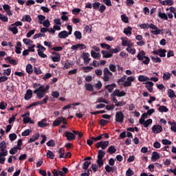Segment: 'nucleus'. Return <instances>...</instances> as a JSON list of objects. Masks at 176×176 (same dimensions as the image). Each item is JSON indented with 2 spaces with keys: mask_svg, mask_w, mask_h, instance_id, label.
<instances>
[{
  "mask_svg": "<svg viewBox=\"0 0 176 176\" xmlns=\"http://www.w3.org/2000/svg\"><path fill=\"white\" fill-rule=\"evenodd\" d=\"M50 87L49 85H46V87H43V85H40V87L36 88L34 93L36 94L37 98L39 100L43 98L45 94L47 93V90H49Z\"/></svg>",
  "mask_w": 176,
  "mask_h": 176,
  "instance_id": "1",
  "label": "nucleus"
},
{
  "mask_svg": "<svg viewBox=\"0 0 176 176\" xmlns=\"http://www.w3.org/2000/svg\"><path fill=\"white\" fill-rule=\"evenodd\" d=\"M137 58L138 60H139V61H142L143 64H144L145 65H148V64H149V62L151 61L149 57L145 56V52L144 50L138 52L137 55Z\"/></svg>",
  "mask_w": 176,
  "mask_h": 176,
  "instance_id": "2",
  "label": "nucleus"
},
{
  "mask_svg": "<svg viewBox=\"0 0 176 176\" xmlns=\"http://www.w3.org/2000/svg\"><path fill=\"white\" fill-rule=\"evenodd\" d=\"M67 28L69 30V32H67L65 30L60 32L58 34V38H60V39H65V38H68L69 35L72 34V26L71 25H68L67 26Z\"/></svg>",
  "mask_w": 176,
  "mask_h": 176,
  "instance_id": "3",
  "label": "nucleus"
},
{
  "mask_svg": "<svg viewBox=\"0 0 176 176\" xmlns=\"http://www.w3.org/2000/svg\"><path fill=\"white\" fill-rule=\"evenodd\" d=\"M134 80H135V77L133 76L126 77L123 84L124 87H130V86H131V83H133Z\"/></svg>",
  "mask_w": 176,
  "mask_h": 176,
  "instance_id": "4",
  "label": "nucleus"
},
{
  "mask_svg": "<svg viewBox=\"0 0 176 176\" xmlns=\"http://www.w3.org/2000/svg\"><path fill=\"white\" fill-rule=\"evenodd\" d=\"M148 28H151V30H153L151 31V33L153 34V35H159V34L162 32V30L159 29L157 26L155 25L153 23L148 24Z\"/></svg>",
  "mask_w": 176,
  "mask_h": 176,
  "instance_id": "5",
  "label": "nucleus"
},
{
  "mask_svg": "<svg viewBox=\"0 0 176 176\" xmlns=\"http://www.w3.org/2000/svg\"><path fill=\"white\" fill-rule=\"evenodd\" d=\"M108 145H109V141H100L96 143V146L97 149H100V148H101V149H107V148H108Z\"/></svg>",
  "mask_w": 176,
  "mask_h": 176,
  "instance_id": "6",
  "label": "nucleus"
},
{
  "mask_svg": "<svg viewBox=\"0 0 176 176\" xmlns=\"http://www.w3.org/2000/svg\"><path fill=\"white\" fill-rule=\"evenodd\" d=\"M82 58L85 65H87V64L91 61V58H90V54H89V52H84L82 55Z\"/></svg>",
  "mask_w": 176,
  "mask_h": 176,
  "instance_id": "7",
  "label": "nucleus"
},
{
  "mask_svg": "<svg viewBox=\"0 0 176 176\" xmlns=\"http://www.w3.org/2000/svg\"><path fill=\"white\" fill-rule=\"evenodd\" d=\"M71 49L74 52H75L76 50H84V49H86V45L85 44L77 43L76 45H73L71 47Z\"/></svg>",
  "mask_w": 176,
  "mask_h": 176,
  "instance_id": "8",
  "label": "nucleus"
},
{
  "mask_svg": "<svg viewBox=\"0 0 176 176\" xmlns=\"http://www.w3.org/2000/svg\"><path fill=\"white\" fill-rule=\"evenodd\" d=\"M123 120H124V115L122 111H118L116 113V122L118 123H122Z\"/></svg>",
  "mask_w": 176,
  "mask_h": 176,
  "instance_id": "9",
  "label": "nucleus"
},
{
  "mask_svg": "<svg viewBox=\"0 0 176 176\" xmlns=\"http://www.w3.org/2000/svg\"><path fill=\"white\" fill-rule=\"evenodd\" d=\"M113 74L108 69V68L104 69V76L103 80L104 82H108L109 80V76H112Z\"/></svg>",
  "mask_w": 176,
  "mask_h": 176,
  "instance_id": "10",
  "label": "nucleus"
},
{
  "mask_svg": "<svg viewBox=\"0 0 176 176\" xmlns=\"http://www.w3.org/2000/svg\"><path fill=\"white\" fill-rule=\"evenodd\" d=\"M152 131L155 134H159V133H162V131H163V127L160 124H155L152 126Z\"/></svg>",
  "mask_w": 176,
  "mask_h": 176,
  "instance_id": "11",
  "label": "nucleus"
},
{
  "mask_svg": "<svg viewBox=\"0 0 176 176\" xmlns=\"http://www.w3.org/2000/svg\"><path fill=\"white\" fill-rule=\"evenodd\" d=\"M121 41H122V45L123 46H127L128 47L130 46H133L131 41H130V40H129V38H127L122 37V38H121Z\"/></svg>",
  "mask_w": 176,
  "mask_h": 176,
  "instance_id": "12",
  "label": "nucleus"
},
{
  "mask_svg": "<svg viewBox=\"0 0 176 176\" xmlns=\"http://www.w3.org/2000/svg\"><path fill=\"white\" fill-rule=\"evenodd\" d=\"M53 56H51V58L54 63H59L60 60H61V56L57 52L53 53Z\"/></svg>",
  "mask_w": 176,
  "mask_h": 176,
  "instance_id": "13",
  "label": "nucleus"
},
{
  "mask_svg": "<svg viewBox=\"0 0 176 176\" xmlns=\"http://www.w3.org/2000/svg\"><path fill=\"white\" fill-rule=\"evenodd\" d=\"M0 153L8 154V150H6V142L5 141L0 143Z\"/></svg>",
  "mask_w": 176,
  "mask_h": 176,
  "instance_id": "14",
  "label": "nucleus"
},
{
  "mask_svg": "<svg viewBox=\"0 0 176 176\" xmlns=\"http://www.w3.org/2000/svg\"><path fill=\"white\" fill-rule=\"evenodd\" d=\"M113 94L116 97H124V96H126V92H124V91H120L119 89H116Z\"/></svg>",
  "mask_w": 176,
  "mask_h": 176,
  "instance_id": "15",
  "label": "nucleus"
},
{
  "mask_svg": "<svg viewBox=\"0 0 176 176\" xmlns=\"http://www.w3.org/2000/svg\"><path fill=\"white\" fill-rule=\"evenodd\" d=\"M160 3L161 5H164V6H172V5H174V1L173 0H159Z\"/></svg>",
  "mask_w": 176,
  "mask_h": 176,
  "instance_id": "16",
  "label": "nucleus"
},
{
  "mask_svg": "<svg viewBox=\"0 0 176 176\" xmlns=\"http://www.w3.org/2000/svg\"><path fill=\"white\" fill-rule=\"evenodd\" d=\"M65 136L68 141H74V140H75L76 138V136L75 135H74V133L68 131L65 132Z\"/></svg>",
  "mask_w": 176,
  "mask_h": 176,
  "instance_id": "17",
  "label": "nucleus"
},
{
  "mask_svg": "<svg viewBox=\"0 0 176 176\" xmlns=\"http://www.w3.org/2000/svg\"><path fill=\"white\" fill-rule=\"evenodd\" d=\"M63 120H64V117H59L58 119L54 121L53 126L54 127H57L58 126L60 125L61 123H63Z\"/></svg>",
  "mask_w": 176,
  "mask_h": 176,
  "instance_id": "18",
  "label": "nucleus"
},
{
  "mask_svg": "<svg viewBox=\"0 0 176 176\" xmlns=\"http://www.w3.org/2000/svg\"><path fill=\"white\" fill-rule=\"evenodd\" d=\"M144 85H146V88L147 89V90H148V91H150V93H152V91H153V83L152 82V81H148L145 82Z\"/></svg>",
  "mask_w": 176,
  "mask_h": 176,
  "instance_id": "19",
  "label": "nucleus"
},
{
  "mask_svg": "<svg viewBox=\"0 0 176 176\" xmlns=\"http://www.w3.org/2000/svg\"><path fill=\"white\" fill-rule=\"evenodd\" d=\"M159 159H160V155H159V153L156 151L153 152L151 155V161L156 162V160H159Z\"/></svg>",
  "mask_w": 176,
  "mask_h": 176,
  "instance_id": "20",
  "label": "nucleus"
},
{
  "mask_svg": "<svg viewBox=\"0 0 176 176\" xmlns=\"http://www.w3.org/2000/svg\"><path fill=\"white\" fill-rule=\"evenodd\" d=\"M46 122H47V120L46 118H44V119L41 120V121L38 122V127H41V128L47 127V126L49 124H47L46 123Z\"/></svg>",
  "mask_w": 176,
  "mask_h": 176,
  "instance_id": "21",
  "label": "nucleus"
},
{
  "mask_svg": "<svg viewBox=\"0 0 176 176\" xmlns=\"http://www.w3.org/2000/svg\"><path fill=\"white\" fill-rule=\"evenodd\" d=\"M30 98H32V90L28 89L25 94L24 99L28 100H30Z\"/></svg>",
  "mask_w": 176,
  "mask_h": 176,
  "instance_id": "22",
  "label": "nucleus"
},
{
  "mask_svg": "<svg viewBox=\"0 0 176 176\" xmlns=\"http://www.w3.org/2000/svg\"><path fill=\"white\" fill-rule=\"evenodd\" d=\"M91 56L93 58L100 60L101 58V54L96 52L94 50L91 51Z\"/></svg>",
  "mask_w": 176,
  "mask_h": 176,
  "instance_id": "23",
  "label": "nucleus"
},
{
  "mask_svg": "<svg viewBox=\"0 0 176 176\" xmlns=\"http://www.w3.org/2000/svg\"><path fill=\"white\" fill-rule=\"evenodd\" d=\"M6 156H8L7 153H0V164H3L5 163V160H6Z\"/></svg>",
  "mask_w": 176,
  "mask_h": 176,
  "instance_id": "24",
  "label": "nucleus"
},
{
  "mask_svg": "<svg viewBox=\"0 0 176 176\" xmlns=\"http://www.w3.org/2000/svg\"><path fill=\"white\" fill-rule=\"evenodd\" d=\"M9 31L12 32L14 35H16V34H19V28L16 26H11L8 28Z\"/></svg>",
  "mask_w": 176,
  "mask_h": 176,
  "instance_id": "25",
  "label": "nucleus"
},
{
  "mask_svg": "<svg viewBox=\"0 0 176 176\" xmlns=\"http://www.w3.org/2000/svg\"><path fill=\"white\" fill-rule=\"evenodd\" d=\"M102 54L104 58H110L113 56L112 53L108 51H102Z\"/></svg>",
  "mask_w": 176,
  "mask_h": 176,
  "instance_id": "26",
  "label": "nucleus"
},
{
  "mask_svg": "<svg viewBox=\"0 0 176 176\" xmlns=\"http://www.w3.org/2000/svg\"><path fill=\"white\" fill-rule=\"evenodd\" d=\"M108 153H110V155H113V153H115L116 152V146H110L107 149Z\"/></svg>",
  "mask_w": 176,
  "mask_h": 176,
  "instance_id": "27",
  "label": "nucleus"
},
{
  "mask_svg": "<svg viewBox=\"0 0 176 176\" xmlns=\"http://www.w3.org/2000/svg\"><path fill=\"white\" fill-rule=\"evenodd\" d=\"M38 138H39V134L36 133L34 135H33L29 139L28 142L29 144H31V142H34V141H36V140H38Z\"/></svg>",
  "mask_w": 176,
  "mask_h": 176,
  "instance_id": "28",
  "label": "nucleus"
},
{
  "mask_svg": "<svg viewBox=\"0 0 176 176\" xmlns=\"http://www.w3.org/2000/svg\"><path fill=\"white\" fill-rule=\"evenodd\" d=\"M158 17H160V19H162V20H168V16H167V14L161 12H158Z\"/></svg>",
  "mask_w": 176,
  "mask_h": 176,
  "instance_id": "29",
  "label": "nucleus"
},
{
  "mask_svg": "<svg viewBox=\"0 0 176 176\" xmlns=\"http://www.w3.org/2000/svg\"><path fill=\"white\" fill-rule=\"evenodd\" d=\"M131 28L127 27L124 29V34L126 35V36H130L131 35Z\"/></svg>",
  "mask_w": 176,
  "mask_h": 176,
  "instance_id": "30",
  "label": "nucleus"
},
{
  "mask_svg": "<svg viewBox=\"0 0 176 176\" xmlns=\"http://www.w3.org/2000/svg\"><path fill=\"white\" fill-rule=\"evenodd\" d=\"M34 72V69L32 68V65L28 64L26 65V72L29 74V75H31L32 72Z\"/></svg>",
  "mask_w": 176,
  "mask_h": 176,
  "instance_id": "31",
  "label": "nucleus"
},
{
  "mask_svg": "<svg viewBox=\"0 0 176 176\" xmlns=\"http://www.w3.org/2000/svg\"><path fill=\"white\" fill-rule=\"evenodd\" d=\"M21 21H26L27 23H31L32 21V19H31V16L25 15L23 16Z\"/></svg>",
  "mask_w": 176,
  "mask_h": 176,
  "instance_id": "32",
  "label": "nucleus"
},
{
  "mask_svg": "<svg viewBox=\"0 0 176 176\" xmlns=\"http://www.w3.org/2000/svg\"><path fill=\"white\" fill-rule=\"evenodd\" d=\"M85 88H86V90H87L88 91H94V86H93V85H91L90 83H86Z\"/></svg>",
  "mask_w": 176,
  "mask_h": 176,
  "instance_id": "33",
  "label": "nucleus"
},
{
  "mask_svg": "<svg viewBox=\"0 0 176 176\" xmlns=\"http://www.w3.org/2000/svg\"><path fill=\"white\" fill-rule=\"evenodd\" d=\"M139 82H148L149 80V77H146L145 76H138Z\"/></svg>",
  "mask_w": 176,
  "mask_h": 176,
  "instance_id": "34",
  "label": "nucleus"
},
{
  "mask_svg": "<svg viewBox=\"0 0 176 176\" xmlns=\"http://www.w3.org/2000/svg\"><path fill=\"white\" fill-rule=\"evenodd\" d=\"M127 76L124 75L121 78L118 79L117 81L118 85H124V82Z\"/></svg>",
  "mask_w": 176,
  "mask_h": 176,
  "instance_id": "35",
  "label": "nucleus"
},
{
  "mask_svg": "<svg viewBox=\"0 0 176 176\" xmlns=\"http://www.w3.org/2000/svg\"><path fill=\"white\" fill-rule=\"evenodd\" d=\"M168 124L170 125V130L173 131V133H176V122H168Z\"/></svg>",
  "mask_w": 176,
  "mask_h": 176,
  "instance_id": "36",
  "label": "nucleus"
},
{
  "mask_svg": "<svg viewBox=\"0 0 176 176\" xmlns=\"http://www.w3.org/2000/svg\"><path fill=\"white\" fill-rule=\"evenodd\" d=\"M52 173H53V175L54 176H58V175H60V176H64V173L61 170H57L56 169H54L53 171H52Z\"/></svg>",
  "mask_w": 176,
  "mask_h": 176,
  "instance_id": "37",
  "label": "nucleus"
},
{
  "mask_svg": "<svg viewBox=\"0 0 176 176\" xmlns=\"http://www.w3.org/2000/svg\"><path fill=\"white\" fill-rule=\"evenodd\" d=\"M168 96L169 98H174V97H175V98H176L175 93L174 92V91L173 89L168 90Z\"/></svg>",
  "mask_w": 176,
  "mask_h": 176,
  "instance_id": "38",
  "label": "nucleus"
},
{
  "mask_svg": "<svg viewBox=\"0 0 176 176\" xmlns=\"http://www.w3.org/2000/svg\"><path fill=\"white\" fill-rule=\"evenodd\" d=\"M19 149H21L20 147H14L12 148L9 153H10V155H16V153H17V151H19Z\"/></svg>",
  "mask_w": 176,
  "mask_h": 176,
  "instance_id": "39",
  "label": "nucleus"
},
{
  "mask_svg": "<svg viewBox=\"0 0 176 176\" xmlns=\"http://www.w3.org/2000/svg\"><path fill=\"white\" fill-rule=\"evenodd\" d=\"M105 156V151L102 150H99L98 153V159H103Z\"/></svg>",
  "mask_w": 176,
  "mask_h": 176,
  "instance_id": "40",
  "label": "nucleus"
},
{
  "mask_svg": "<svg viewBox=\"0 0 176 176\" xmlns=\"http://www.w3.org/2000/svg\"><path fill=\"white\" fill-rule=\"evenodd\" d=\"M113 87H116V84H111L106 85V89L111 93L113 90Z\"/></svg>",
  "mask_w": 176,
  "mask_h": 176,
  "instance_id": "41",
  "label": "nucleus"
},
{
  "mask_svg": "<svg viewBox=\"0 0 176 176\" xmlns=\"http://www.w3.org/2000/svg\"><path fill=\"white\" fill-rule=\"evenodd\" d=\"M47 157L49 159L53 160L54 159V153L52 152L50 150L47 151Z\"/></svg>",
  "mask_w": 176,
  "mask_h": 176,
  "instance_id": "42",
  "label": "nucleus"
},
{
  "mask_svg": "<svg viewBox=\"0 0 176 176\" xmlns=\"http://www.w3.org/2000/svg\"><path fill=\"white\" fill-rule=\"evenodd\" d=\"M82 69L85 74H87V72H90V71L93 69V67H91V66L82 67Z\"/></svg>",
  "mask_w": 176,
  "mask_h": 176,
  "instance_id": "43",
  "label": "nucleus"
},
{
  "mask_svg": "<svg viewBox=\"0 0 176 176\" xmlns=\"http://www.w3.org/2000/svg\"><path fill=\"white\" fill-rule=\"evenodd\" d=\"M126 51L129 53H131V54H133V55L135 54V52H136L135 49L133 48V46L127 47Z\"/></svg>",
  "mask_w": 176,
  "mask_h": 176,
  "instance_id": "44",
  "label": "nucleus"
},
{
  "mask_svg": "<svg viewBox=\"0 0 176 176\" xmlns=\"http://www.w3.org/2000/svg\"><path fill=\"white\" fill-rule=\"evenodd\" d=\"M121 48L120 46H117L116 48L110 50V52L111 53V54H113V53H119V52H120Z\"/></svg>",
  "mask_w": 176,
  "mask_h": 176,
  "instance_id": "45",
  "label": "nucleus"
},
{
  "mask_svg": "<svg viewBox=\"0 0 176 176\" xmlns=\"http://www.w3.org/2000/svg\"><path fill=\"white\" fill-rule=\"evenodd\" d=\"M23 42L27 45L31 46L32 45V41H31L30 38H23Z\"/></svg>",
  "mask_w": 176,
  "mask_h": 176,
  "instance_id": "46",
  "label": "nucleus"
},
{
  "mask_svg": "<svg viewBox=\"0 0 176 176\" xmlns=\"http://www.w3.org/2000/svg\"><path fill=\"white\" fill-rule=\"evenodd\" d=\"M74 36L76 39H82V33L79 31H76L74 32Z\"/></svg>",
  "mask_w": 176,
  "mask_h": 176,
  "instance_id": "47",
  "label": "nucleus"
},
{
  "mask_svg": "<svg viewBox=\"0 0 176 176\" xmlns=\"http://www.w3.org/2000/svg\"><path fill=\"white\" fill-rule=\"evenodd\" d=\"M170 78H171V74H170L168 72H166L164 74V75H163L164 80H168V79H170Z\"/></svg>",
  "mask_w": 176,
  "mask_h": 176,
  "instance_id": "48",
  "label": "nucleus"
},
{
  "mask_svg": "<svg viewBox=\"0 0 176 176\" xmlns=\"http://www.w3.org/2000/svg\"><path fill=\"white\" fill-rule=\"evenodd\" d=\"M41 24H43V27L49 28L50 27V21H49V19H46Z\"/></svg>",
  "mask_w": 176,
  "mask_h": 176,
  "instance_id": "49",
  "label": "nucleus"
},
{
  "mask_svg": "<svg viewBox=\"0 0 176 176\" xmlns=\"http://www.w3.org/2000/svg\"><path fill=\"white\" fill-rule=\"evenodd\" d=\"M66 14H68V12H62L61 19L63 21H67V20H68V16H67Z\"/></svg>",
  "mask_w": 176,
  "mask_h": 176,
  "instance_id": "50",
  "label": "nucleus"
},
{
  "mask_svg": "<svg viewBox=\"0 0 176 176\" xmlns=\"http://www.w3.org/2000/svg\"><path fill=\"white\" fill-rule=\"evenodd\" d=\"M96 163L98 167H102L104 166V160H102V158H98Z\"/></svg>",
  "mask_w": 176,
  "mask_h": 176,
  "instance_id": "51",
  "label": "nucleus"
},
{
  "mask_svg": "<svg viewBox=\"0 0 176 176\" xmlns=\"http://www.w3.org/2000/svg\"><path fill=\"white\" fill-rule=\"evenodd\" d=\"M160 112H168V109L166 106H161L158 108Z\"/></svg>",
  "mask_w": 176,
  "mask_h": 176,
  "instance_id": "52",
  "label": "nucleus"
},
{
  "mask_svg": "<svg viewBox=\"0 0 176 176\" xmlns=\"http://www.w3.org/2000/svg\"><path fill=\"white\" fill-rule=\"evenodd\" d=\"M38 22L40 24H42L45 19H46L45 16L43 15H38Z\"/></svg>",
  "mask_w": 176,
  "mask_h": 176,
  "instance_id": "53",
  "label": "nucleus"
},
{
  "mask_svg": "<svg viewBox=\"0 0 176 176\" xmlns=\"http://www.w3.org/2000/svg\"><path fill=\"white\" fill-rule=\"evenodd\" d=\"M23 123L27 124V123H34V121L32 120H31V118L28 117V118H23Z\"/></svg>",
  "mask_w": 176,
  "mask_h": 176,
  "instance_id": "54",
  "label": "nucleus"
},
{
  "mask_svg": "<svg viewBox=\"0 0 176 176\" xmlns=\"http://www.w3.org/2000/svg\"><path fill=\"white\" fill-rule=\"evenodd\" d=\"M0 20H1V21L8 22L9 19L8 18V16H6V15L0 14Z\"/></svg>",
  "mask_w": 176,
  "mask_h": 176,
  "instance_id": "55",
  "label": "nucleus"
},
{
  "mask_svg": "<svg viewBox=\"0 0 176 176\" xmlns=\"http://www.w3.org/2000/svg\"><path fill=\"white\" fill-rule=\"evenodd\" d=\"M151 60L153 63H162V59L157 56H152Z\"/></svg>",
  "mask_w": 176,
  "mask_h": 176,
  "instance_id": "56",
  "label": "nucleus"
},
{
  "mask_svg": "<svg viewBox=\"0 0 176 176\" xmlns=\"http://www.w3.org/2000/svg\"><path fill=\"white\" fill-rule=\"evenodd\" d=\"M37 47L38 48L37 52H45L46 50V48L41 44H37Z\"/></svg>",
  "mask_w": 176,
  "mask_h": 176,
  "instance_id": "57",
  "label": "nucleus"
},
{
  "mask_svg": "<svg viewBox=\"0 0 176 176\" xmlns=\"http://www.w3.org/2000/svg\"><path fill=\"white\" fill-rule=\"evenodd\" d=\"M6 90H8V91H13V90H14V85L10 84L6 87Z\"/></svg>",
  "mask_w": 176,
  "mask_h": 176,
  "instance_id": "58",
  "label": "nucleus"
},
{
  "mask_svg": "<svg viewBox=\"0 0 176 176\" xmlns=\"http://www.w3.org/2000/svg\"><path fill=\"white\" fill-rule=\"evenodd\" d=\"M95 87H96V89H98V90H100V89H101V87H102V82H101V81L98 80L97 82V83L95 84Z\"/></svg>",
  "mask_w": 176,
  "mask_h": 176,
  "instance_id": "59",
  "label": "nucleus"
},
{
  "mask_svg": "<svg viewBox=\"0 0 176 176\" xmlns=\"http://www.w3.org/2000/svg\"><path fill=\"white\" fill-rule=\"evenodd\" d=\"M160 57H166V50L160 49Z\"/></svg>",
  "mask_w": 176,
  "mask_h": 176,
  "instance_id": "60",
  "label": "nucleus"
},
{
  "mask_svg": "<svg viewBox=\"0 0 176 176\" xmlns=\"http://www.w3.org/2000/svg\"><path fill=\"white\" fill-rule=\"evenodd\" d=\"M126 176H132L134 175V172L131 170V168H128V170L126 172Z\"/></svg>",
  "mask_w": 176,
  "mask_h": 176,
  "instance_id": "61",
  "label": "nucleus"
},
{
  "mask_svg": "<svg viewBox=\"0 0 176 176\" xmlns=\"http://www.w3.org/2000/svg\"><path fill=\"white\" fill-rule=\"evenodd\" d=\"M149 124H152V119H148L147 120H144V124H143L144 127H148Z\"/></svg>",
  "mask_w": 176,
  "mask_h": 176,
  "instance_id": "62",
  "label": "nucleus"
},
{
  "mask_svg": "<svg viewBox=\"0 0 176 176\" xmlns=\"http://www.w3.org/2000/svg\"><path fill=\"white\" fill-rule=\"evenodd\" d=\"M100 3L99 2H97V1H95L94 3H93V8L94 9H95V10H97V9H100Z\"/></svg>",
  "mask_w": 176,
  "mask_h": 176,
  "instance_id": "63",
  "label": "nucleus"
},
{
  "mask_svg": "<svg viewBox=\"0 0 176 176\" xmlns=\"http://www.w3.org/2000/svg\"><path fill=\"white\" fill-rule=\"evenodd\" d=\"M121 19L124 23H129V17L124 14L121 15Z\"/></svg>",
  "mask_w": 176,
  "mask_h": 176,
  "instance_id": "64",
  "label": "nucleus"
}]
</instances>
